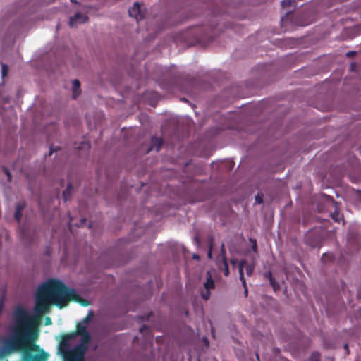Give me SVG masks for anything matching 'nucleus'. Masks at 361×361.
I'll use <instances>...</instances> for the list:
<instances>
[{"mask_svg": "<svg viewBox=\"0 0 361 361\" xmlns=\"http://www.w3.org/2000/svg\"><path fill=\"white\" fill-rule=\"evenodd\" d=\"M71 300H78V295L73 288L66 286L59 280L49 279L38 288L35 312L37 314L44 313L51 304L61 308Z\"/></svg>", "mask_w": 361, "mask_h": 361, "instance_id": "obj_1", "label": "nucleus"}, {"mask_svg": "<svg viewBox=\"0 0 361 361\" xmlns=\"http://www.w3.org/2000/svg\"><path fill=\"white\" fill-rule=\"evenodd\" d=\"M94 317L93 310L88 311L87 316L77 325V331L63 338L59 350L65 361H83L91 336L87 331L89 323Z\"/></svg>", "mask_w": 361, "mask_h": 361, "instance_id": "obj_2", "label": "nucleus"}, {"mask_svg": "<svg viewBox=\"0 0 361 361\" xmlns=\"http://www.w3.org/2000/svg\"><path fill=\"white\" fill-rule=\"evenodd\" d=\"M13 316L15 322L9 327L11 336L3 340L1 351L5 355L23 350L30 337V314L28 311L18 307L14 310Z\"/></svg>", "mask_w": 361, "mask_h": 361, "instance_id": "obj_3", "label": "nucleus"}, {"mask_svg": "<svg viewBox=\"0 0 361 361\" xmlns=\"http://www.w3.org/2000/svg\"><path fill=\"white\" fill-rule=\"evenodd\" d=\"M49 353L39 351V353L32 354L29 351H25L22 355V361H47Z\"/></svg>", "mask_w": 361, "mask_h": 361, "instance_id": "obj_4", "label": "nucleus"}, {"mask_svg": "<svg viewBox=\"0 0 361 361\" xmlns=\"http://www.w3.org/2000/svg\"><path fill=\"white\" fill-rule=\"evenodd\" d=\"M34 324H35V318L30 315V337L29 338L28 343H27L26 345H25L23 346V350L26 349V350H28L30 351L38 352V351H39V347L33 343L34 339H33L32 328H33Z\"/></svg>", "mask_w": 361, "mask_h": 361, "instance_id": "obj_5", "label": "nucleus"}, {"mask_svg": "<svg viewBox=\"0 0 361 361\" xmlns=\"http://www.w3.org/2000/svg\"><path fill=\"white\" fill-rule=\"evenodd\" d=\"M204 286L205 292L202 293L201 295L203 299L208 300L210 297V290L214 288V283L209 271L207 272V281L204 283Z\"/></svg>", "mask_w": 361, "mask_h": 361, "instance_id": "obj_6", "label": "nucleus"}, {"mask_svg": "<svg viewBox=\"0 0 361 361\" xmlns=\"http://www.w3.org/2000/svg\"><path fill=\"white\" fill-rule=\"evenodd\" d=\"M87 20L88 18L86 14L76 13L73 17L70 18L69 25L71 27L77 26L78 24L85 23Z\"/></svg>", "mask_w": 361, "mask_h": 361, "instance_id": "obj_7", "label": "nucleus"}, {"mask_svg": "<svg viewBox=\"0 0 361 361\" xmlns=\"http://www.w3.org/2000/svg\"><path fill=\"white\" fill-rule=\"evenodd\" d=\"M128 13L130 16L135 18L137 22L143 18V15L140 13V5L137 2L128 9Z\"/></svg>", "mask_w": 361, "mask_h": 361, "instance_id": "obj_8", "label": "nucleus"}, {"mask_svg": "<svg viewBox=\"0 0 361 361\" xmlns=\"http://www.w3.org/2000/svg\"><path fill=\"white\" fill-rule=\"evenodd\" d=\"M245 264H246L245 260L240 261L238 264V268H239V278H240V280L241 281L242 284L244 288V294L245 296H247V288L245 279L244 275H243V269H244V265Z\"/></svg>", "mask_w": 361, "mask_h": 361, "instance_id": "obj_9", "label": "nucleus"}, {"mask_svg": "<svg viewBox=\"0 0 361 361\" xmlns=\"http://www.w3.org/2000/svg\"><path fill=\"white\" fill-rule=\"evenodd\" d=\"M162 145V140L158 137H152L151 140V147L148 149V152L151 150L155 149L157 152H159Z\"/></svg>", "mask_w": 361, "mask_h": 361, "instance_id": "obj_10", "label": "nucleus"}, {"mask_svg": "<svg viewBox=\"0 0 361 361\" xmlns=\"http://www.w3.org/2000/svg\"><path fill=\"white\" fill-rule=\"evenodd\" d=\"M73 98L75 99L80 94V82L78 80H74L73 81Z\"/></svg>", "mask_w": 361, "mask_h": 361, "instance_id": "obj_11", "label": "nucleus"}, {"mask_svg": "<svg viewBox=\"0 0 361 361\" xmlns=\"http://www.w3.org/2000/svg\"><path fill=\"white\" fill-rule=\"evenodd\" d=\"M72 193V185L71 184H68L66 189L63 192V198L65 202L70 200Z\"/></svg>", "mask_w": 361, "mask_h": 361, "instance_id": "obj_12", "label": "nucleus"}, {"mask_svg": "<svg viewBox=\"0 0 361 361\" xmlns=\"http://www.w3.org/2000/svg\"><path fill=\"white\" fill-rule=\"evenodd\" d=\"M23 209V207L20 204H18L16 206L14 216H15V219L17 220L18 222H19L20 221V218L22 216L21 212H22Z\"/></svg>", "mask_w": 361, "mask_h": 361, "instance_id": "obj_13", "label": "nucleus"}, {"mask_svg": "<svg viewBox=\"0 0 361 361\" xmlns=\"http://www.w3.org/2000/svg\"><path fill=\"white\" fill-rule=\"evenodd\" d=\"M222 265L224 267V268H223L224 274L226 276H228L229 274V269H228V265L227 263L226 257H224V260H222Z\"/></svg>", "mask_w": 361, "mask_h": 361, "instance_id": "obj_14", "label": "nucleus"}, {"mask_svg": "<svg viewBox=\"0 0 361 361\" xmlns=\"http://www.w3.org/2000/svg\"><path fill=\"white\" fill-rule=\"evenodd\" d=\"M270 277H269V281L270 284L272 286L273 288L276 290V289L279 288V283L274 280V279L271 276V273H269Z\"/></svg>", "mask_w": 361, "mask_h": 361, "instance_id": "obj_15", "label": "nucleus"}, {"mask_svg": "<svg viewBox=\"0 0 361 361\" xmlns=\"http://www.w3.org/2000/svg\"><path fill=\"white\" fill-rule=\"evenodd\" d=\"M294 2H295V0H283L281 1V6H282V7L285 8L288 6H291V4Z\"/></svg>", "mask_w": 361, "mask_h": 361, "instance_id": "obj_16", "label": "nucleus"}, {"mask_svg": "<svg viewBox=\"0 0 361 361\" xmlns=\"http://www.w3.org/2000/svg\"><path fill=\"white\" fill-rule=\"evenodd\" d=\"M250 242L252 244V250L254 252L257 253V242L254 239H252L250 238Z\"/></svg>", "mask_w": 361, "mask_h": 361, "instance_id": "obj_17", "label": "nucleus"}, {"mask_svg": "<svg viewBox=\"0 0 361 361\" xmlns=\"http://www.w3.org/2000/svg\"><path fill=\"white\" fill-rule=\"evenodd\" d=\"M212 240H213L212 239L210 240L209 249V251H208V253H207V257L209 259L212 258Z\"/></svg>", "mask_w": 361, "mask_h": 361, "instance_id": "obj_18", "label": "nucleus"}, {"mask_svg": "<svg viewBox=\"0 0 361 361\" xmlns=\"http://www.w3.org/2000/svg\"><path fill=\"white\" fill-rule=\"evenodd\" d=\"M245 271L247 276H251L253 272V267L248 265L245 267Z\"/></svg>", "mask_w": 361, "mask_h": 361, "instance_id": "obj_19", "label": "nucleus"}, {"mask_svg": "<svg viewBox=\"0 0 361 361\" xmlns=\"http://www.w3.org/2000/svg\"><path fill=\"white\" fill-rule=\"evenodd\" d=\"M7 71H8L7 66L6 64H2L1 74H2L3 78L6 75Z\"/></svg>", "mask_w": 361, "mask_h": 361, "instance_id": "obj_20", "label": "nucleus"}, {"mask_svg": "<svg viewBox=\"0 0 361 361\" xmlns=\"http://www.w3.org/2000/svg\"><path fill=\"white\" fill-rule=\"evenodd\" d=\"M255 201L259 203V204H261L263 202V195H259L258 194L257 195H256L255 197Z\"/></svg>", "mask_w": 361, "mask_h": 361, "instance_id": "obj_21", "label": "nucleus"}, {"mask_svg": "<svg viewBox=\"0 0 361 361\" xmlns=\"http://www.w3.org/2000/svg\"><path fill=\"white\" fill-rule=\"evenodd\" d=\"M221 255L222 260H224V257H226V250L224 248V243H222L221 245Z\"/></svg>", "mask_w": 361, "mask_h": 361, "instance_id": "obj_22", "label": "nucleus"}, {"mask_svg": "<svg viewBox=\"0 0 361 361\" xmlns=\"http://www.w3.org/2000/svg\"><path fill=\"white\" fill-rule=\"evenodd\" d=\"M331 217L334 219L335 221H339L340 214L339 213L335 212L331 214Z\"/></svg>", "mask_w": 361, "mask_h": 361, "instance_id": "obj_23", "label": "nucleus"}, {"mask_svg": "<svg viewBox=\"0 0 361 361\" xmlns=\"http://www.w3.org/2000/svg\"><path fill=\"white\" fill-rule=\"evenodd\" d=\"M318 353H313L311 357V361H319Z\"/></svg>", "mask_w": 361, "mask_h": 361, "instance_id": "obj_24", "label": "nucleus"}, {"mask_svg": "<svg viewBox=\"0 0 361 361\" xmlns=\"http://www.w3.org/2000/svg\"><path fill=\"white\" fill-rule=\"evenodd\" d=\"M4 172H5V173H6V174L7 175V176H8V180L10 181V180H11V175L10 172H9V171H8V169H4Z\"/></svg>", "mask_w": 361, "mask_h": 361, "instance_id": "obj_25", "label": "nucleus"}, {"mask_svg": "<svg viewBox=\"0 0 361 361\" xmlns=\"http://www.w3.org/2000/svg\"><path fill=\"white\" fill-rule=\"evenodd\" d=\"M57 151V149L54 148V147H50V152H49V155L52 154L53 152H56Z\"/></svg>", "mask_w": 361, "mask_h": 361, "instance_id": "obj_26", "label": "nucleus"}, {"mask_svg": "<svg viewBox=\"0 0 361 361\" xmlns=\"http://www.w3.org/2000/svg\"><path fill=\"white\" fill-rule=\"evenodd\" d=\"M46 324H51V319L49 318H47L46 319Z\"/></svg>", "mask_w": 361, "mask_h": 361, "instance_id": "obj_27", "label": "nucleus"}, {"mask_svg": "<svg viewBox=\"0 0 361 361\" xmlns=\"http://www.w3.org/2000/svg\"><path fill=\"white\" fill-rule=\"evenodd\" d=\"M290 12H291V11H288V12L286 13V16H284V17H282V18H281V21H283V20H284V19H285V18H286V16H287L289 14V13H290Z\"/></svg>", "mask_w": 361, "mask_h": 361, "instance_id": "obj_28", "label": "nucleus"}, {"mask_svg": "<svg viewBox=\"0 0 361 361\" xmlns=\"http://www.w3.org/2000/svg\"><path fill=\"white\" fill-rule=\"evenodd\" d=\"M355 54V52H354V51H348V52L346 54V55H347V56H351L352 54Z\"/></svg>", "mask_w": 361, "mask_h": 361, "instance_id": "obj_29", "label": "nucleus"}, {"mask_svg": "<svg viewBox=\"0 0 361 361\" xmlns=\"http://www.w3.org/2000/svg\"><path fill=\"white\" fill-rule=\"evenodd\" d=\"M193 258L195 259H199V256L197 255H193Z\"/></svg>", "mask_w": 361, "mask_h": 361, "instance_id": "obj_30", "label": "nucleus"}, {"mask_svg": "<svg viewBox=\"0 0 361 361\" xmlns=\"http://www.w3.org/2000/svg\"><path fill=\"white\" fill-rule=\"evenodd\" d=\"M204 343H205L207 345H208V344H209V341H208V339H207V338H205L204 339Z\"/></svg>", "mask_w": 361, "mask_h": 361, "instance_id": "obj_31", "label": "nucleus"}, {"mask_svg": "<svg viewBox=\"0 0 361 361\" xmlns=\"http://www.w3.org/2000/svg\"><path fill=\"white\" fill-rule=\"evenodd\" d=\"M86 220L85 219H81V224H84L85 223Z\"/></svg>", "mask_w": 361, "mask_h": 361, "instance_id": "obj_32", "label": "nucleus"}, {"mask_svg": "<svg viewBox=\"0 0 361 361\" xmlns=\"http://www.w3.org/2000/svg\"><path fill=\"white\" fill-rule=\"evenodd\" d=\"M145 328H146V326H145V325H143V326L140 328V331H142V330H143L144 329H145Z\"/></svg>", "mask_w": 361, "mask_h": 361, "instance_id": "obj_33", "label": "nucleus"}, {"mask_svg": "<svg viewBox=\"0 0 361 361\" xmlns=\"http://www.w3.org/2000/svg\"><path fill=\"white\" fill-rule=\"evenodd\" d=\"M195 240L197 243H199V241H198L197 237H195Z\"/></svg>", "mask_w": 361, "mask_h": 361, "instance_id": "obj_34", "label": "nucleus"}, {"mask_svg": "<svg viewBox=\"0 0 361 361\" xmlns=\"http://www.w3.org/2000/svg\"><path fill=\"white\" fill-rule=\"evenodd\" d=\"M181 100H183V102H187V99H181Z\"/></svg>", "mask_w": 361, "mask_h": 361, "instance_id": "obj_35", "label": "nucleus"}, {"mask_svg": "<svg viewBox=\"0 0 361 361\" xmlns=\"http://www.w3.org/2000/svg\"><path fill=\"white\" fill-rule=\"evenodd\" d=\"M345 349H348V345L347 344L345 345Z\"/></svg>", "mask_w": 361, "mask_h": 361, "instance_id": "obj_36", "label": "nucleus"}]
</instances>
